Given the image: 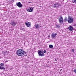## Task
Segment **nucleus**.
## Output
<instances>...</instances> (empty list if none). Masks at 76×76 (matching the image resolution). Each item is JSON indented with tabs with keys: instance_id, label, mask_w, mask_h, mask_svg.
I'll return each mask as SVG.
<instances>
[{
	"instance_id": "1",
	"label": "nucleus",
	"mask_w": 76,
	"mask_h": 76,
	"mask_svg": "<svg viewBox=\"0 0 76 76\" xmlns=\"http://www.w3.org/2000/svg\"><path fill=\"white\" fill-rule=\"evenodd\" d=\"M16 54L18 56H20V57H22L23 56H27V54L23 50L19 49L16 52Z\"/></svg>"
},
{
	"instance_id": "2",
	"label": "nucleus",
	"mask_w": 76,
	"mask_h": 76,
	"mask_svg": "<svg viewBox=\"0 0 76 76\" xmlns=\"http://www.w3.org/2000/svg\"><path fill=\"white\" fill-rule=\"evenodd\" d=\"M67 21L69 23H72L73 22V19L72 18L69 17L68 18Z\"/></svg>"
},
{
	"instance_id": "3",
	"label": "nucleus",
	"mask_w": 76,
	"mask_h": 76,
	"mask_svg": "<svg viewBox=\"0 0 76 76\" xmlns=\"http://www.w3.org/2000/svg\"><path fill=\"white\" fill-rule=\"evenodd\" d=\"M57 34L56 33H53L51 35L52 38L53 39H55L57 37Z\"/></svg>"
},
{
	"instance_id": "4",
	"label": "nucleus",
	"mask_w": 76,
	"mask_h": 76,
	"mask_svg": "<svg viewBox=\"0 0 76 76\" xmlns=\"http://www.w3.org/2000/svg\"><path fill=\"white\" fill-rule=\"evenodd\" d=\"M16 5L19 7V8H20V7H22V4L20 3V2H17L16 3Z\"/></svg>"
},
{
	"instance_id": "5",
	"label": "nucleus",
	"mask_w": 76,
	"mask_h": 76,
	"mask_svg": "<svg viewBox=\"0 0 76 76\" xmlns=\"http://www.w3.org/2000/svg\"><path fill=\"white\" fill-rule=\"evenodd\" d=\"M38 53L39 54V56H45V54L43 53V52H42V51H39L38 52Z\"/></svg>"
},
{
	"instance_id": "6",
	"label": "nucleus",
	"mask_w": 76,
	"mask_h": 76,
	"mask_svg": "<svg viewBox=\"0 0 76 76\" xmlns=\"http://www.w3.org/2000/svg\"><path fill=\"white\" fill-rule=\"evenodd\" d=\"M27 10L28 12H33L34 11V8L33 7H29L28 8Z\"/></svg>"
},
{
	"instance_id": "7",
	"label": "nucleus",
	"mask_w": 76,
	"mask_h": 76,
	"mask_svg": "<svg viewBox=\"0 0 76 76\" xmlns=\"http://www.w3.org/2000/svg\"><path fill=\"white\" fill-rule=\"evenodd\" d=\"M59 22L61 23V24H63V17H60L59 18Z\"/></svg>"
},
{
	"instance_id": "8",
	"label": "nucleus",
	"mask_w": 76,
	"mask_h": 76,
	"mask_svg": "<svg viewBox=\"0 0 76 76\" xmlns=\"http://www.w3.org/2000/svg\"><path fill=\"white\" fill-rule=\"evenodd\" d=\"M25 24L26 26H27L28 27H29V28H30L31 27V23H29V22H26Z\"/></svg>"
},
{
	"instance_id": "9",
	"label": "nucleus",
	"mask_w": 76,
	"mask_h": 76,
	"mask_svg": "<svg viewBox=\"0 0 76 76\" xmlns=\"http://www.w3.org/2000/svg\"><path fill=\"white\" fill-rule=\"evenodd\" d=\"M10 24L12 26H15L16 25V23L15 21H12Z\"/></svg>"
},
{
	"instance_id": "10",
	"label": "nucleus",
	"mask_w": 76,
	"mask_h": 76,
	"mask_svg": "<svg viewBox=\"0 0 76 76\" xmlns=\"http://www.w3.org/2000/svg\"><path fill=\"white\" fill-rule=\"evenodd\" d=\"M68 29L69 30V31H73L74 30V29H73V27H72V26H69L68 27Z\"/></svg>"
},
{
	"instance_id": "11",
	"label": "nucleus",
	"mask_w": 76,
	"mask_h": 76,
	"mask_svg": "<svg viewBox=\"0 0 76 76\" xmlns=\"http://www.w3.org/2000/svg\"><path fill=\"white\" fill-rule=\"evenodd\" d=\"M59 7V4L58 3H56L53 4V7Z\"/></svg>"
},
{
	"instance_id": "12",
	"label": "nucleus",
	"mask_w": 76,
	"mask_h": 76,
	"mask_svg": "<svg viewBox=\"0 0 76 76\" xmlns=\"http://www.w3.org/2000/svg\"><path fill=\"white\" fill-rule=\"evenodd\" d=\"M35 28V29H38L39 28L41 27V26H39V25L38 24H36L34 25Z\"/></svg>"
},
{
	"instance_id": "13",
	"label": "nucleus",
	"mask_w": 76,
	"mask_h": 76,
	"mask_svg": "<svg viewBox=\"0 0 76 76\" xmlns=\"http://www.w3.org/2000/svg\"><path fill=\"white\" fill-rule=\"evenodd\" d=\"M0 69H1V70H5V68L4 67L0 66Z\"/></svg>"
},
{
	"instance_id": "14",
	"label": "nucleus",
	"mask_w": 76,
	"mask_h": 76,
	"mask_svg": "<svg viewBox=\"0 0 76 76\" xmlns=\"http://www.w3.org/2000/svg\"><path fill=\"white\" fill-rule=\"evenodd\" d=\"M49 47L50 48H53V45H49Z\"/></svg>"
},
{
	"instance_id": "15",
	"label": "nucleus",
	"mask_w": 76,
	"mask_h": 76,
	"mask_svg": "<svg viewBox=\"0 0 76 76\" xmlns=\"http://www.w3.org/2000/svg\"><path fill=\"white\" fill-rule=\"evenodd\" d=\"M9 1L10 3H13V2H15V0H9Z\"/></svg>"
},
{
	"instance_id": "16",
	"label": "nucleus",
	"mask_w": 76,
	"mask_h": 76,
	"mask_svg": "<svg viewBox=\"0 0 76 76\" xmlns=\"http://www.w3.org/2000/svg\"><path fill=\"white\" fill-rule=\"evenodd\" d=\"M0 65L1 66H4V64L3 63H1Z\"/></svg>"
},
{
	"instance_id": "17",
	"label": "nucleus",
	"mask_w": 76,
	"mask_h": 76,
	"mask_svg": "<svg viewBox=\"0 0 76 76\" xmlns=\"http://www.w3.org/2000/svg\"><path fill=\"white\" fill-rule=\"evenodd\" d=\"M72 2L73 3H76V0H72Z\"/></svg>"
},
{
	"instance_id": "18",
	"label": "nucleus",
	"mask_w": 76,
	"mask_h": 76,
	"mask_svg": "<svg viewBox=\"0 0 76 76\" xmlns=\"http://www.w3.org/2000/svg\"><path fill=\"white\" fill-rule=\"evenodd\" d=\"M56 28H59L60 27V26L58 25H56Z\"/></svg>"
},
{
	"instance_id": "19",
	"label": "nucleus",
	"mask_w": 76,
	"mask_h": 76,
	"mask_svg": "<svg viewBox=\"0 0 76 76\" xmlns=\"http://www.w3.org/2000/svg\"><path fill=\"white\" fill-rule=\"evenodd\" d=\"M64 22H66L67 21V18H65V19H64Z\"/></svg>"
},
{
	"instance_id": "20",
	"label": "nucleus",
	"mask_w": 76,
	"mask_h": 76,
	"mask_svg": "<svg viewBox=\"0 0 76 76\" xmlns=\"http://www.w3.org/2000/svg\"><path fill=\"white\" fill-rule=\"evenodd\" d=\"M20 28V29H21V30H24V28H23L22 27H21Z\"/></svg>"
},
{
	"instance_id": "21",
	"label": "nucleus",
	"mask_w": 76,
	"mask_h": 76,
	"mask_svg": "<svg viewBox=\"0 0 76 76\" xmlns=\"http://www.w3.org/2000/svg\"><path fill=\"white\" fill-rule=\"evenodd\" d=\"M46 52H47V51L45 50L43 51V53H45Z\"/></svg>"
},
{
	"instance_id": "22",
	"label": "nucleus",
	"mask_w": 76,
	"mask_h": 76,
	"mask_svg": "<svg viewBox=\"0 0 76 76\" xmlns=\"http://www.w3.org/2000/svg\"><path fill=\"white\" fill-rule=\"evenodd\" d=\"M74 72L75 73H76V69H75L74 70Z\"/></svg>"
},
{
	"instance_id": "23",
	"label": "nucleus",
	"mask_w": 76,
	"mask_h": 76,
	"mask_svg": "<svg viewBox=\"0 0 76 76\" xmlns=\"http://www.w3.org/2000/svg\"><path fill=\"white\" fill-rule=\"evenodd\" d=\"M71 50H72L71 51H72L73 53H74V49H72Z\"/></svg>"
},
{
	"instance_id": "24",
	"label": "nucleus",
	"mask_w": 76,
	"mask_h": 76,
	"mask_svg": "<svg viewBox=\"0 0 76 76\" xmlns=\"http://www.w3.org/2000/svg\"><path fill=\"white\" fill-rule=\"evenodd\" d=\"M73 25L74 26H76V24H74Z\"/></svg>"
},
{
	"instance_id": "25",
	"label": "nucleus",
	"mask_w": 76,
	"mask_h": 76,
	"mask_svg": "<svg viewBox=\"0 0 76 76\" xmlns=\"http://www.w3.org/2000/svg\"><path fill=\"white\" fill-rule=\"evenodd\" d=\"M5 62H6V63H7V62H8V61H6Z\"/></svg>"
},
{
	"instance_id": "26",
	"label": "nucleus",
	"mask_w": 76,
	"mask_h": 76,
	"mask_svg": "<svg viewBox=\"0 0 76 76\" xmlns=\"http://www.w3.org/2000/svg\"><path fill=\"white\" fill-rule=\"evenodd\" d=\"M31 3V2H30V1L28 2V3Z\"/></svg>"
},
{
	"instance_id": "27",
	"label": "nucleus",
	"mask_w": 76,
	"mask_h": 76,
	"mask_svg": "<svg viewBox=\"0 0 76 76\" xmlns=\"http://www.w3.org/2000/svg\"><path fill=\"white\" fill-rule=\"evenodd\" d=\"M61 70H62V69H61L60 70V71H61Z\"/></svg>"
},
{
	"instance_id": "28",
	"label": "nucleus",
	"mask_w": 76,
	"mask_h": 76,
	"mask_svg": "<svg viewBox=\"0 0 76 76\" xmlns=\"http://www.w3.org/2000/svg\"><path fill=\"white\" fill-rule=\"evenodd\" d=\"M63 1H64V0H63Z\"/></svg>"
}]
</instances>
